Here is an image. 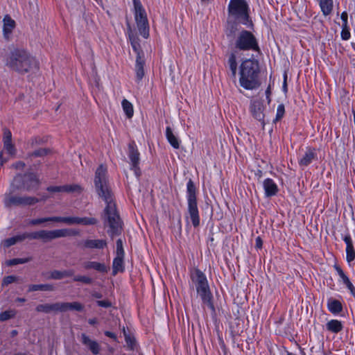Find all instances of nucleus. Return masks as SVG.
Returning a JSON list of instances; mask_svg holds the SVG:
<instances>
[{
	"label": "nucleus",
	"instance_id": "obj_14",
	"mask_svg": "<svg viewBox=\"0 0 355 355\" xmlns=\"http://www.w3.org/2000/svg\"><path fill=\"white\" fill-rule=\"evenodd\" d=\"M47 191L49 192L80 193L82 191V188L78 184H66L62 186H51L47 188Z\"/></svg>",
	"mask_w": 355,
	"mask_h": 355
},
{
	"label": "nucleus",
	"instance_id": "obj_16",
	"mask_svg": "<svg viewBox=\"0 0 355 355\" xmlns=\"http://www.w3.org/2000/svg\"><path fill=\"white\" fill-rule=\"evenodd\" d=\"M3 24L4 37L8 39L15 27V21L8 15H6L3 17Z\"/></svg>",
	"mask_w": 355,
	"mask_h": 355
},
{
	"label": "nucleus",
	"instance_id": "obj_13",
	"mask_svg": "<svg viewBox=\"0 0 355 355\" xmlns=\"http://www.w3.org/2000/svg\"><path fill=\"white\" fill-rule=\"evenodd\" d=\"M264 106L263 102L261 100L252 101L250 104V112L253 116L258 121H262L264 124Z\"/></svg>",
	"mask_w": 355,
	"mask_h": 355
},
{
	"label": "nucleus",
	"instance_id": "obj_15",
	"mask_svg": "<svg viewBox=\"0 0 355 355\" xmlns=\"http://www.w3.org/2000/svg\"><path fill=\"white\" fill-rule=\"evenodd\" d=\"M3 149L10 155L15 154V148L12 143V134L9 130L5 129L3 132Z\"/></svg>",
	"mask_w": 355,
	"mask_h": 355
},
{
	"label": "nucleus",
	"instance_id": "obj_50",
	"mask_svg": "<svg viewBox=\"0 0 355 355\" xmlns=\"http://www.w3.org/2000/svg\"><path fill=\"white\" fill-rule=\"evenodd\" d=\"M17 279V277L13 275L7 276L3 279V284H9L14 282H15Z\"/></svg>",
	"mask_w": 355,
	"mask_h": 355
},
{
	"label": "nucleus",
	"instance_id": "obj_7",
	"mask_svg": "<svg viewBox=\"0 0 355 355\" xmlns=\"http://www.w3.org/2000/svg\"><path fill=\"white\" fill-rule=\"evenodd\" d=\"M188 211L189 219L194 227L199 225L198 209L196 196V187L193 182L190 180L187 184Z\"/></svg>",
	"mask_w": 355,
	"mask_h": 355
},
{
	"label": "nucleus",
	"instance_id": "obj_63",
	"mask_svg": "<svg viewBox=\"0 0 355 355\" xmlns=\"http://www.w3.org/2000/svg\"><path fill=\"white\" fill-rule=\"evenodd\" d=\"M16 301L19 302H24L26 301V299L22 297H17L16 299Z\"/></svg>",
	"mask_w": 355,
	"mask_h": 355
},
{
	"label": "nucleus",
	"instance_id": "obj_32",
	"mask_svg": "<svg viewBox=\"0 0 355 355\" xmlns=\"http://www.w3.org/2000/svg\"><path fill=\"white\" fill-rule=\"evenodd\" d=\"M327 328L331 332L338 333L343 329V325L340 321L337 320H331L327 322Z\"/></svg>",
	"mask_w": 355,
	"mask_h": 355
},
{
	"label": "nucleus",
	"instance_id": "obj_5",
	"mask_svg": "<svg viewBox=\"0 0 355 355\" xmlns=\"http://www.w3.org/2000/svg\"><path fill=\"white\" fill-rule=\"evenodd\" d=\"M134 17L141 35L147 39L149 37V24L146 12L140 0H132Z\"/></svg>",
	"mask_w": 355,
	"mask_h": 355
},
{
	"label": "nucleus",
	"instance_id": "obj_28",
	"mask_svg": "<svg viewBox=\"0 0 355 355\" xmlns=\"http://www.w3.org/2000/svg\"><path fill=\"white\" fill-rule=\"evenodd\" d=\"M123 257H124L123 256L116 255L115 258L114 259L112 263V270L114 275H116L118 272H123L124 270Z\"/></svg>",
	"mask_w": 355,
	"mask_h": 355
},
{
	"label": "nucleus",
	"instance_id": "obj_53",
	"mask_svg": "<svg viewBox=\"0 0 355 355\" xmlns=\"http://www.w3.org/2000/svg\"><path fill=\"white\" fill-rule=\"evenodd\" d=\"M334 268H335L336 270L337 271V272H338V275L340 276V277L342 279H343V278H345V277H347V275L344 273L343 270H342V268H341L340 266H338L336 265V266H334Z\"/></svg>",
	"mask_w": 355,
	"mask_h": 355
},
{
	"label": "nucleus",
	"instance_id": "obj_8",
	"mask_svg": "<svg viewBox=\"0 0 355 355\" xmlns=\"http://www.w3.org/2000/svg\"><path fill=\"white\" fill-rule=\"evenodd\" d=\"M235 47L242 51H259V47L254 35L248 31H242L235 42Z\"/></svg>",
	"mask_w": 355,
	"mask_h": 355
},
{
	"label": "nucleus",
	"instance_id": "obj_54",
	"mask_svg": "<svg viewBox=\"0 0 355 355\" xmlns=\"http://www.w3.org/2000/svg\"><path fill=\"white\" fill-rule=\"evenodd\" d=\"M282 90L285 94L288 92L287 74L286 73L284 75V83H283V86H282Z\"/></svg>",
	"mask_w": 355,
	"mask_h": 355
},
{
	"label": "nucleus",
	"instance_id": "obj_22",
	"mask_svg": "<svg viewBox=\"0 0 355 355\" xmlns=\"http://www.w3.org/2000/svg\"><path fill=\"white\" fill-rule=\"evenodd\" d=\"M60 312H65L68 310L82 311L83 306L77 302H59Z\"/></svg>",
	"mask_w": 355,
	"mask_h": 355
},
{
	"label": "nucleus",
	"instance_id": "obj_12",
	"mask_svg": "<svg viewBox=\"0 0 355 355\" xmlns=\"http://www.w3.org/2000/svg\"><path fill=\"white\" fill-rule=\"evenodd\" d=\"M21 177V180L18 182V185L21 187V189L31 191L37 188L40 182L36 175L29 174L25 175L24 178L22 176Z\"/></svg>",
	"mask_w": 355,
	"mask_h": 355
},
{
	"label": "nucleus",
	"instance_id": "obj_3",
	"mask_svg": "<svg viewBox=\"0 0 355 355\" xmlns=\"http://www.w3.org/2000/svg\"><path fill=\"white\" fill-rule=\"evenodd\" d=\"M260 72L259 62L247 59L242 62L239 68V83L245 89H254L259 87V74Z\"/></svg>",
	"mask_w": 355,
	"mask_h": 355
},
{
	"label": "nucleus",
	"instance_id": "obj_29",
	"mask_svg": "<svg viewBox=\"0 0 355 355\" xmlns=\"http://www.w3.org/2000/svg\"><path fill=\"white\" fill-rule=\"evenodd\" d=\"M321 10L324 15L331 14L333 10V0H318Z\"/></svg>",
	"mask_w": 355,
	"mask_h": 355
},
{
	"label": "nucleus",
	"instance_id": "obj_40",
	"mask_svg": "<svg viewBox=\"0 0 355 355\" xmlns=\"http://www.w3.org/2000/svg\"><path fill=\"white\" fill-rule=\"evenodd\" d=\"M342 280L343 283L346 285L347 288L350 291L352 295L355 297V288L350 282L349 279L347 277V276L343 278Z\"/></svg>",
	"mask_w": 355,
	"mask_h": 355
},
{
	"label": "nucleus",
	"instance_id": "obj_30",
	"mask_svg": "<svg viewBox=\"0 0 355 355\" xmlns=\"http://www.w3.org/2000/svg\"><path fill=\"white\" fill-rule=\"evenodd\" d=\"M129 40L134 51L137 53V55H144L143 52L141 51L140 44L138 37L136 35H135L131 31L129 33Z\"/></svg>",
	"mask_w": 355,
	"mask_h": 355
},
{
	"label": "nucleus",
	"instance_id": "obj_31",
	"mask_svg": "<svg viewBox=\"0 0 355 355\" xmlns=\"http://www.w3.org/2000/svg\"><path fill=\"white\" fill-rule=\"evenodd\" d=\"M227 64L232 73V76L235 78L236 76L237 71V62H236V57L234 53H231L228 60Z\"/></svg>",
	"mask_w": 355,
	"mask_h": 355
},
{
	"label": "nucleus",
	"instance_id": "obj_60",
	"mask_svg": "<svg viewBox=\"0 0 355 355\" xmlns=\"http://www.w3.org/2000/svg\"><path fill=\"white\" fill-rule=\"evenodd\" d=\"M266 98L268 99V103L270 102V96L271 94V91H270V87L268 86L266 91Z\"/></svg>",
	"mask_w": 355,
	"mask_h": 355
},
{
	"label": "nucleus",
	"instance_id": "obj_25",
	"mask_svg": "<svg viewBox=\"0 0 355 355\" xmlns=\"http://www.w3.org/2000/svg\"><path fill=\"white\" fill-rule=\"evenodd\" d=\"M36 311L37 312H42V313H50L52 311H60V307H59V302L58 303H54V304H39L36 307Z\"/></svg>",
	"mask_w": 355,
	"mask_h": 355
},
{
	"label": "nucleus",
	"instance_id": "obj_20",
	"mask_svg": "<svg viewBox=\"0 0 355 355\" xmlns=\"http://www.w3.org/2000/svg\"><path fill=\"white\" fill-rule=\"evenodd\" d=\"M78 232L77 231L69 229H60L50 230V239H55L57 238L66 237L72 235H76Z\"/></svg>",
	"mask_w": 355,
	"mask_h": 355
},
{
	"label": "nucleus",
	"instance_id": "obj_38",
	"mask_svg": "<svg viewBox=\"0 0 355 355\" xmlns=\"http://www.w3.org/2000/svg\"><path fill=\"white\" fill-rule=\"evenodd\" d=\"M191 279L193 283L195 284L196 291L198 293L200 292V270L198 269L195 270L194 272L191 274Z\"/></svg>",
	"mask_w": 355,
	"mask_h": 355
},
{
	"label": "nucleus",
	"instance_id": "obj_11",
	"mask_svg": "<svg viewBox=\"0 0 355 355\" xmlns=\"http://www.w3.org/2000/svg\"><path fill=\"white\" fill-rule=\"evenodd\" d=\"M128 157L130 160L131 169L134 171L135 175L139 178L141 171L139 164V153L136 147L135 144H130L128 146Z\"/></svg>",
	"mask_w": 355,
	"mask_h": 355
},
{
	"label": "nucleus",
	"instance_id": "obj_19",
	"mask_svg": "<svg viewBox=\"0 0 355 355\" xmlns=\"http://www.w3.org/2000/svg\"><path fill=\"white\" fill-rule=\"evenodd\" d=\"M145 64V59L144 55H137L135 63V73L136 78L138 81H140L144 76V66Z\"/></svg>",
	"mask_w": 355,
	"mask_h": 355
},
{
	"label": "nucleus",
	"instance_id": "obj_49",
	"mask_svg": "<svg viewBox=\"0 0 355 355\" xmlns=\"http://www.w3.org/2000/svg\"><path fill=\"white\" fill-rule=\"evenodd\" d=\"M96 303L99 306L105 308L110 307L112 305L111 302L108 300H98L96 302Z\"/></svg>",
	"mask_w": 355,
	"mask_h": 355
},
{
	"label": "nucleus",
	"instance_id": "obj_33",
	"mask_svg": "<svg viewBox=\"0 0 355 355\" xmlns=\"http://www.w3.org/2000/svg\"><path fill=\"white\" fill-rule=\"evenodd\" d=\"M329 310L333 313H339L343 310V306L340 301L333 300L328 302Z\"/></svg>",
	"mask_w": 355,
	"mask_h": 355
},
{
	"label": "nucleus",
	"instance_id": "obj_18",
	"mask_svg": "<svg viewBox=\"0 0 355 355\" xmlns=\"http://www.w3.org/2000/svg\"><path fill=\"white\" fill-rule=\"evenodd\" d=\"M263 188L267 197L275 196L278 192L277 184L270 178H267L263 181Z\"/></svg>",
	"mask_w": 355,
	"mask_h": 355
},
{
	"label": "nucleus",
	"instance_id": "obj_64",
	"mask_svg": "<svg viewBox=\"0 0 355 355\" xmlns=\"http://www.w3.org/2000/svg\"><path fill=\"white\" fill-rule=\"evenodd\" d=\"M139 355H143L142 354H139Z\"/></svg>",
	"mask_w": 355,
	"mask_h": 355
},
{
	"label": "nucleus",
	"instance_id": "obj_37",
	"mask_svg": "<svg viewBox=\"0 0 355 355\" xmlns=\"http://www.w3.org/2000/svg\"><path fill=\"white\" fill-rule=\"evenodd\" d=\"M31 260V257H27V258H15V259L8 260L7 261V265L8 266H15V265H17V264H23V263H28Z\"/></svg>",
	"mask_w": 355,
	"mask_h": 355
},
{
	"label": "nucleus",
	"instance_id": "obj_47",
	"mask_svg": "<svg viewBox=\"0 0 355 355\" xmlns=\"http://www.w3.org/2000/svg\"><path fill=\"white\" fill-rule=\"evenodd\" d=\"M15 243H17L14 236L8 238L3 241V245L6 248L13 245Z\"/></svg>",
	"mask_w": 355,
	"mask_h": 355
},
{
	"label": "nucleus",
	"instance_id": "obj_17",
	"mask_svg": "<svg viewBox=\"0 0 355 355\" xmlns=\"http://www.w3.org/2000/svg\"><path fill=\"white\" fill-rule=\"evenodd\" d=\"M81 339L82 343L85 345L89 347V349L91 350V352L96 355L98 354L100 352V345L98 343L93 340H91L89 336H87L86 334H83L81 335Z\"/></svg>",
	"mask_w": 355,
	"mask_h": 355
},
{
	"label": "nucleus",
	"instance_id": "obj_4",
	"mask_svg": "<svg viewBox=\"0 0 355 355\" xmlns=\"http://www.w3.org/2000/svg\"><path fill=\"white\" fill-rule=\"evenodd\" d=\"M21 180V175H16L11 183L8 192L4 194L3 204L6 207L18 205H31L39 202V200L35 197H19L14 195V193L21 187L18 185Z\"/></svg>",
	"mask_w": 355,
	"mask_h": 355
},
{
	"label": "nucleus",
	"instance_id": "obj_21",
	"mask_svg": "<svg viewBox=\"0 0 355 355\" xmlns=\"http://www.w3.org/2000/svg\"><path fill=\"white\" fill-rule=\"evenodd\" d=\"M344 241L346 243V259L348 263H350L355 259V250L354 249L351 236L349 234L345 235L344 237Z\"/></svg>",
	"mask_w": 355,
	"mask_h": 355
},
{
	"label": "nucleus",
	"instance_id": "obj_56",
	"mask_svg": "<svg viewBox=\"0 0 355 355\" xmlns=\"http://www.w3.org/2000/svg\"><path fill=\"white\" fill-rule=\"evenodd\" d=\"M262 245H263L262 239H261L260 236L257 237L256 243H255L256 248L261 249L262 248Z\"/></svg>",
	"mask_w": 355,
	"mask_h": 355
},
{
	"label": "nucleus",
	"instance_id": "obj_42",
	"mask_svg": "<svg viewBox=\"0 0 355 355\" xmlns=\"http://www.w3.org/2000/svg\"><path fill=\"white\" fill-rule=\"evenodd\" d=\"M284 113H285V107H284V104L279 105L277 107V110L275 121H277L280 120L284 116Z\"/></svg>",
	"mask_w": 355,
	"mask_h": 355
},
{
	"label": "nucleus",
	"instance_id": "obj_39",
	"mask_svg": "<svg viewBox=\"0 0 355 355\" xmlns=\"http://www.w3.org/2000/svg\"><path fill=\"white\" fill-rule=\"evenodd\" d=\"M15 315V311L13 310L6 311L0 313V321H6Z\"/></svg>",
	"mask_w": 355,
	"mask_h": 355
},
{
	"label": "nucleus",
	"instance_id": "obj_61",
	"mask_svg": "<svg viewBox=\"0 0 355 355\" xmlns=\"http://www.w3.org/2000/svg\"><path fill=\"white\" fill-rule=\"evenodd\" d=\"M6 160L3 159L2 153L0 154V168L3 166V163L6 162Z\"/></svg>",
	"mask_w": 355,
	"mask_h": 355
},
{
	"label": "nucleus",
	"instance_id": "obj_48",
	"mask_svg": "<svg viewBox=\"0 0 355 355\" xmlns=\"http://www.w3.org/2000/svg\"><path fill=\"white\" fill-rule=\"evenodd\" d=\"M51 277L54 279H61L63 278L62 272L60 270H53L51 273Z\"/></svg>",
	"mask_w": 355,
	"mask_h": 355
},
{
	"label": "nucleus",
	"instance_id": "obj_23",
	"mask_svg": "<svg viewBox=\"0 0 355 355\" xmlns=\"http://www.w3.org/2000/svg\"><path fill=\"white\" fill-rule=\"evenodd\" d=\"M83 266L86 270L94 269L101 272H105L107 271V267L104 263L96 261H87L85 262Z\"/></svg>",
	"mask_w": 355,
	"mask_h": 355
},
{
	"label": "nucleus",
	"instance_id": "obj_6",
	"mask_svg": "<svg viewBox=\"0 0 355 355\" xmlns=\"http://www.w3.org/2000/svg\"><path fill=\"white\" fill-rule=\"evenodd\" d=\"M228 12L237 23L245 25L249 23L248 5L245 0H230Z\"/></svg>",
	"mask_w": 355,
	"mask_h": 355
},
{
	"label": "nucleus",
	"instance_id": "obj_46",
	"mask_svg": "<svg viewBox=\"0 0 355 355\" xmlns=\"http://www.w3.org/2000/svg\"><path fill=\"white\" fill-rule=\"evenodd\" d=\"M340 18L343 21L342 28H346V27H349L348 26V14L346 11H344L341 13Z\"/></svg>",
	"mask_w": 355,
	"mask_h": 355
},
{
	"label": "nucleus",
	"instance_id": "obj_36",
	"mask_svg": "<svg viewBox=\"0 0 355 355\" xmlns=\"http://www.w3.org/2000/svg\"><path fill=\"white\" fill-rule=\"evenodd\" d=\"M53 286L51 284H32L28 287V291H53Z\"/></svg>",
	"mask_w": 355,
	"mask_h": 355
},
{
	"label": "nucleus",
	"instance_id": "obj_24",
	"mask_svg": "<svg viewBox=\"0 0 355 355\" xmlns=\"http://www.w3.org/2000/svg\"><path fill=\"white\" fill-rule=\"evenodd\" d=\"M316 157L314 149L309 148L299 161L300 166H306Z\"/></svg>",
	"mask_w": 355,
	"mask_h": 355
},
{
	"label": "nucleus",
	"instance_id": "obj_57",
	"mask_svg": "<svg viewBox=\"0 0 355 355\" xmlns=\"http://www.w3.org/2000/svg\"><path fill=\"white\" fill-rule=\"evenodd\" d=\"M62 272L63 278L66 277H71L73 275V270H63Z\"/></svg>",
	"mask_w": 355,
	"mask_h": 355
},
{
	"label": "nucleus",
	"instance_id": "obj_59",
	"mask_svg": "<svg viewBox=\"0 0 355 355\" xmlns=\"http://www.w3.org/2000/svg\"><path fill=\"white\" fill-rule=\"evenodd\" d=\"M105 335L107 336V337H110V338L114 339V340H116V334L111 331H105Z\"/></svg>",
	"mask_w": 355,
	"mask_h": 355
},
{
	"label": "nucleus",
	"instance_id": "obj_52",
	"mask_svg": "<svg viewBox=\"0 0 355 355\" xmlns=\"http://www.w3.org/2000/svg\"><path fill=\"white\" fill-rule=\"evenodd\" d=\"M16 241V243L22 241L24 239H27V234L26 233H23L21 234H18L14 236Z\"/></svg>",
	"mask_w": 355,
	"mask_h": 355
},
{
	"label": "nucleus",
	"instance_id": "obj_34",
	"mask_svg": "<svg viewBox=\"0 0 355 355\" xmlns=\"http://www.w3.org/2000/svg\"><path fill=\"white\" fill-rule=\"evenodd\" d=\"M123 110L128 118H131L133 116V106L132 104L126 99H123L121 102Z\"/></svg>",
	"mask_w": 355,
	"mask_h": 355
},
{
	"label": "nucleus",
	"instance_id": "obj_27",
	"mask_svg": "<svg viewBox=\"0 0 355 355\" xmlns=\"http://www.w3.org/2000/svg\"><path fill=\"white\" fill-rule=\"evenodd\" d=\"M84 245L87 248L103 249L106 246V242L103 239H88L85 241Z\"/></svg>",
	"mask_w": 355,
	"mask_h": 355
},
{
	"label": "nucleus",
	"instance_id": "obj_55",
	"mask_svg": "<svg viewBox=\"0 0 355 355\" xmlns=\"http://www.w3.org/2000/svg\"><path fill=\"white\" fill-rule=\"evenodd\" d=\"M47 153V151L46 149H39L37 150H35L33 153V155L36 157L43 156L44 155H46Z\"/></svg>",
	"mask_w": 355,
	"mask_h": 355
},
{
	"label": "nucleus",
	"instance_id": "obj_51",
	"mask_svg": "<svg viewBox=\"0 0 355 355\" xmlns=\"http://www.w3.org/2000/svg\"><path fill=\"white\" fill-rule=\"evenodd\" d=\"M27 239H39V231L31 233H26Z\"/></svg>",
	"mask_w": 355,
	"mask_h": 355
},
{
	"label": "nucleus",
	"instance_id": "obj_9",
	"mask_svg": "<svg viewBox=\"0 0 355 355\" xmlns=\"http://www.w3.org/2000/svg\"><path fill=\"white\" fill-rule=\"evenodd\" d=\"M201 298L204 304L210 309L212 315L215 314V308L212 302V295L209 291L205 276L201 272Z\"/></svg>",
	"mask_w": 355,
	"mask_h": 355
},
{
	"label": "nucleus",
	"instance_id": "obj_1",
	"mask_svg": "<svg viewBox=\"0 0 355 355\" xmlns=\"http://www.w3.org/2000/svg\"><path fill=\"white\" fill-rule=\"evenodd\" d=\"M94 184L98 195L105 203L102 217L105 225L109 227L107 232L112 237L119 235L122 229L121 221L116 210V202L107 184V168L103 164H101L95 172Z\"/></svg>",
	"mask_w": 355,
	"mask_h": 355
},
{
	"label": "nucleus",
	"instance_id": "obj_45",
	"mask_svg": "<svg viewBox=\"0 0 355 355\" xmlns=\"http://www.w3.org/2000/svg\"><path fill=\"white\" fill-rule=\"evenodd\" d=\"M350 32H349V27H346V28H342V31H341V37L343 40H348L349 38H350Z\"/></svg>",
	"mask_w": 355,
	"mask_h": 355
},
{
	"label": "nucleus",
	"instance_id": "obj_26",
	"mask_svg": "<svg viewBox=\"0 0 355 355\" xmlns=\"http://www.w3.org/2000/svg\"><path fill=\"white\" fill-rule=\"evenodd\" d=\"M166 137L169 142V144L174 148H179L180 147V141L178 137L173 132L172 129L168 126L166 128Z\"/></svg>",
	"mask_w": 355,
	"mask_h": 355
},
{
	"label": "nucleus",
	"instance_id": "obj_41",
	"mask_svg": "<svg viewBox=\"0 0 355 355\" xmlns=\"http://www.w3.org/2000/svg\"><path fill=\"white\" fill-rule=\"evenodd\" d=\"M116 255L124 257V250L121 239H118L116 243Z\"/></svg>",
	"mask_w": 355,
	"mask_h": 355
},
{
	"label": "nucleus",
	"instance_id": "obj_58",
	"mask_svg": "<svg viewBox=\"0 0 355 355\" xmlns=\"http://www.w3.org/2000/svg\"><path fill=\"white\" fill-rule=\"evenodd\" d=\"M25 164L24 162H16L15 164H13V166L15 168H19V169H21L24 167Z\"/></svg>",
	"mask_w": 355,
	"mask_h": 355
},
{
	"label": "nucleus",
	"instance_id": "obj_62",
	"mask_svg": "<svg viewBox=\"0 0 355 355\" xmlns=\"http://www.w3.org/2000/svg\"><path fill=\"white\" fill-rule=\"evenodd\" d=\"M96 322H97V321H96V319H95V318H92V319H89V320H88V322H89L90 324H92V325L95 324L96 323Z\"/></svg>",
	"mask_w": 355,
	"mask_h": 355
},
{
	"label": "nucleus",
	"instance_id": "obj_44",
	"mask_svg": "<svg viewBox=\"0 0 355 355\" xmlns=\"http://www.w3.org/2000/svg\"><path fill=\"white\" fill-rule=\"evenodd\" d=\"M39 239H42L44 241L51 240L50 239V231L40 230L39 231Z\"/></svg>",
	"mask_w": 355,
	"mask_h": 355
},
{
	"label": "nucleus",
	"instance_id": "obj_43",
	"mask_svg": "<svg viewBox=\"0 0 355 355\" xmlns=\"http://www.w3.org/2000/svg\"><path fill=\"white\" fill-rule=\"evenodd\" d=\"M73 281L75 282H80L85 284H91L92 282V279L87 276H82V275H78L74 277Z\"/></svg>",
	"mask_w": 355,
	"mask_h": 355
},
{
	"label": "nucleus",
	"instance_id": "obj_10",
	"mask_svg": "<svg viewBox=\"0 0 355 355\" xmlns=\"http://www.w3.org/2000/svg\"><path fill=\"white\" fill-rule=\"evenodd\" d=\"M58 222L64 223L67 225H96L98 223V220L93 217L58 216Z\"/></svg>",
	"mask_w": 355,
	"mask_h": 355
},
{
	"label": "nucleus",
	"instance_id": "obj_2",
	"mask_svg": "<svg viewBox=\"0 0 355 355\" xmlns=\"http://www.w3.org/2000/svg\"><path fill=\"white\" fill-rule=\"evenodd\" d=\"M3 61L8 69L20 74L35 73L40 68L37 60L21 47L10 48L4 55Z\"/></svg>",
	"mask_w": 355,
	"mask_h": 355
},
{
	"label": "nucleus",
	"instance_id": "obj_35",
	"mask_svg": "<svg viewBox=\"0 0 355 355\" xmlns=\"http://www.w3.org/2000/svg\"><path fill=\"white\" fill-rule=\"evenodd\" d=\"M58 216H53V217H46V218H40L37 219H32L28 221V225H40L45 222L52 221V222H58Z\"/></svg>",
	"mask_w": 355,
	"mask_h": 355
}]
</instances>
